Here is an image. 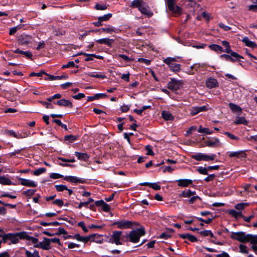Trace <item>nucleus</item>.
<instances>
[{
	"mask_svg": "<svg viewBox=\"0 0 257 257\" xmlns=\"http://www.w3.org/2000/svg\"><path fill=\"white\" fill-rule=\"evenodd\" d=\"M256 236V235L246 234L243 231L231 232L230 235V238L233 240H237L242 243L250 241L251 244H256V242L254 241Z\"/></svg>",
	"mask_w": 257,
	"mask_h": 257,
	"instance_id": "obj_2",
	"label": "nucleus"
},
{
	"mask_svg": "<svg viewBox=\"0 0 257 257\" xmlns=\"http://www.w3.org/2000/svg\"><path fill=\"white\" fill-rule=\"evenodd\" d=\"M70 67H75L76 68H78L79 66L75 65L73 61H69L68 62L67 64H65V65H63L62 66V69L67 68H70Z\"/></svg>",
	"mask_w": 257,
	"mask_h": 257,
	"instance_id": "obj_47",
	"label": "nucleus"
},
{
	"mask_svg": "<svg viewBox=\"0 0 257 257\" xmlns=\"http://www.w3.org/2000/svg\"><path fill=\"white\" fill-rule=\"evenodd\" d=\"M220 58L224 59L227 61H232V58H231V54H222L220 56Z\"/></svg>",
	"mask_w": 257,
	"mask_h": 257,
	"instance_id": "obj_62",
	"label": "nucleus"
},
{
	"mask_svg": "<svg viewBox=\"0 0 257 257\" xmlns=\"http://www.w3.org/2000/svg\"><path fill=\"white\" fill-rule=\"evenodd\" d=\"M239 252L242 253H248L247 246L243 244H239Z\"/></svg>",
	"mask_w": 257,
	"mask_h": 257,
	"instance_id": "obj_51",
	"label": "nucleus"
},
{
	"mask_svg": "<svg viewBox=\"0 0 257 257\" xmlns=\"http://www.w3.org/2000/svg\"><path fill=\"white\" fill-rule=\"evenodd\" d=\"M112 14L108 13V14L104 15L102 16L98 17V18L102 22L107 21L109 20L112 17Z\"/></svg>",
	"mask_w": 257,
	"mask_h": 257,
	"instance_id": "obj_48",
	"label": "nucleus"
},
{
	"mask_svg": "<svg viewBox=\"0 0 257 257\" xmlns=\"http://www.w3.org/2000/svg\"><path fill=\"white\" fill-rule=\"evenodd\" d=\"M18 179L21 181L20 184L23 186L30 187H36L37 186V183L32 180L22 178H18Z\"/></svg>",
	"mask_w": 257,
	"mask_h": 257,
	"instance_id": "obj_17",
	"label": "nucleus"
},
{
	"mask_svg": "<svg viewBox=\"0 0 257 257\" xmlns=\"http://www.w3.org/2000/svg\"><path fill=\"white\" fill-rule=\"evenodd\" d=\"M88 76L99 79H105L106 76L102 72H88L87 73Z\"/></svg>",
	"mask_w": 257,
	"mask_h": 257,
	"instance_id": "obj_33",
	"label": "nucleus"
},
{
	"mask_svg": "<svg viewBox=\"0 0 257 257\" xmlns=\"http://www.w3.org/2000/svg\"><path fill=\"white\" fill-rule=\"evenodd\" d=\"M228 213L229 215L232 216L236 219H238L239 217H244V216L242 214L240 211H237L234 209H230L228 211Z\"/></svg>",
	"mask_w": 257,
	"mask_h": 257,
	"instance_id": "obj_28",
	"label": "nucleus"
},
{
	"mask_svg": "<svg viewBox=\"0 0 257 257\" xmlns=\"http://www.w3.org/2000/svg\"><path fill=\"white\" fill-rule=\"evenodd\" d=\"M234 123L236 124H242L245 125H247L248 124V121L245 119V117L243 116H237Z\"/></svg>",
	"mask_w": 257,
	"mask_h": 257,
	"instance_id": "obj_35",
	"label": "nucleus"
},
{
	"mask_svg": "<svg viewBox=\"0 0 257 257\" xmlns=\"http://www.w3.org/2000/svg\"><path fill=\"white\" fill-rule=\"evenodd\" d=\"M224 134L225 135L227 136L228 137H229L231 140H238L239 139V138H238L237 137L235 136L234 135H233L228 132H225L224 133Z\"/></svg>",
	"mask_w": 257,
	"mask_h": 257,
	"instance_id": "obj_57",
	"label": "nucleus"
},
{
	"mask_svg": "<svg viewBox=\"0 0 257 257\" xmlns=\"http://www.w3.org/2000/svg\"><path fill=\"white\" fill-rule=\"evenodd\" d=\"M222 44L225 48L224 50L223 49V52H226V53H229V52H231L232 50L230 48V44L228 41H222Z\"/></svg>",
	"mask_w": 257,
	"mask_h": 257,
	"instance_id": "obj_41",
	"label": "nucleus"
},
{
	"mask_svg": "<svg viewBox=\"0 0 257 257\" xmlns=\"http://www.w3.org/2000/svg\"><path fill=\"white\" fill-rule=\"evenodd\" d=\"M95 41L98 44H105L109 47H112V44L114 42V40L112 39H109L108 38H105L96 40Z\"/></svg>",
	"mask_w": 257,
	"mask_h": 257,
	"instance_id": "obj_19",
	"label": "nucleus"
},
{
	"mask_svg": "<svg viewBox=\"0 0 257 257\" xmlns=\"http://www.w3.org/2000/svg\"><path fill=\"white\" fill-rule=\"evenodd\" d=\"M179 236L182 239L187 238L192 242H196L198 241V239L196 236L189 233L179 234Z\"/></svg>",
	"mask_w": 257,
	"mask_h": 257,
	"instance_id": "obj_23",
	"label": "nucleus"
},
{
	"mask_svg": "<svg viewBox=\"0 0 257 257\" xmlns=\"http://www.w3.org/2000/svg\"><path fill=\"white\" fill-rule=\"evenodd\" d=\"M175 61H176L175 58L170 57H167L163 60V62L168 66L171 71L177 73L181 71V65L180 64L175 63Z\"/></svg>",
	"mask_w": 257,
	"mask_h": 257,
	"instance_id": "obj_4",
	"label": "nucleus"
},
{
	"mask_svg": "<svg viewBox=\"0 0 257 257\" xmlns=\"http://www.w3.org/2000/svg\"><path fill=\"white\" fill-rule=\"evenodd\" d=\"M43 245L44 247V250H49L51 248L50 247V239L47 238V237H44L43 238Z\"/></svg>",
	"mask_w": 257,
	"mask_h": 257,
	"instance_id": "obj_40",
	"label": "nucleus"
},
{
	"mask_svg": "<svg viewBox=\"0 0 257 257\" xmlns=\"http://www.w3.org/2000/svg\"><path fill=\"white\" fill-rule=\"evenodd\" d=\"M23 234L24 235L22 236L23 237V239H26L27 240L31 241L32 242L35 244H36L39 242V240L38 238L29 235L28 232L26 231H24Z\"/></svg>",
	"mask_w": 257,
	"mask_h": 257,
	"instance_id": "obj_30",
	"label": "nucleus"
},
{
	"mask_svg": "<svg viewBox=\"0 0 257 257\" xmlns=\"http://www.w3.org/2000/svg\"><path fill=\"white\" fill-rule=\"evenodd\" d=\"M182 84V80H178L174 78H171L170 81L167 84V87L169 89L174 91L180 89Z\"/></svg>",
	"mask_w": 257,
	"mask_h": 257,
	"instance_id": "obj_8",
	"label": "nucleus"
},
{
	"mask_svg": "<svg viewBox=\"0 0 257 257\" xmlns=\"http://www.w3.org/2000/svg\"><path fill=\"white\" fill-rule=\"evenodd\" d=\"M72 97L75 99L80 100L82 98H84L85 97V95L83 93H79L77 95H72Z\"/></svg>",
	"mask_w": 257,
	"mask_h": 257,
	"instance_id": "obj_61",
	"label": "nucleus"
},
{
	"mask_svg": "<svg viewBox=\"0 0 257 257\" xmlns=\"http://www.w3.org/2000/svg\"><path fill=\"white\" fill-rule=\"evenodd\" d=\"M249 205L248 203H239L235 205V208L238 210H242L244 208Z\"/></svg>",
	"mask_w": 257,
	"mask_h": 257,
	"instance_id": "obj_45",
	"label": "nucleus"
},
{
	"mask_svg": "<svg viewBox=\"0 0 257 257\" xmlns=\"http://www.w3.org/2000/svg\"><path fill=\"white\" fill-rule=\"evenodd\" d=\"M140 226L141 227L132 230L128 233H126L122 237V240L125 242H138L140 237L144 236L146 233L145 227L141 225Z\"/></svg>",
	"mask_w": 257,
	"mask_h": 257,
	"instance_id": "obj_1",
	"label": "nucleus"
},
{
	"mask_svg": "<svg viewBox=\"0 0 257 257\" xmlns=\"http://www.w3.org/2000/svg\"><path fill=\"white\" fill-rule=\"evenodd\" d=\"M206 85L208 88L211 89L218 86V83L216 79L210 77L206 80Z\"/></svg>",
	"mask_w": 257,
	"mask_h": 257,
	"instance_id": "obj_20",
	"label": "nucleus"
},
{
	"mask_svg": "<svg viewBox=\"0 0 257 257\" xmlns=\"http://www.w3.org/2000/svg\"><path fill=\"white\" fill-rule=\"evenodd\" d=\"M178 186L182 187H187L193 185V181L188 179H180L176 180Z\"/></svg>",
	"mask_w": 257,
	"mask_h": 257,
	"instance_id": "obj_18",
	"label": "nucleus"
},
{
	"mask_svg": "<svg viewBox=\"0 0 257 257\" xmlns=\"http://www.w3.org/2000/svg\"><path fill=\"white\" fill-rule=\"evenodd\" d=\"M64 180L75 184L77 183H86L87 182V180L85 179L79 178L73 176H66L64 177Z\"/></svg>",
	"mask_w": 257,
	"mask_h": 257,
	"instance_id": "obj_12",
	"label": "nucleus"
},
{
	"mask_svg": "<svg viewBox=\"0 0 257 257\" xmlns=\"http://www.w3.org/2000/svg\"><path fill=\"white\" fill-rule=\"evenodd\" d=\"M138 61L140 63H144V64H146L147 65H150L151 64V61L150 60L147 59L143 58H139L138 60Z\"/></svg>",
	"mask_w": 257,
	"mask_h": 257,
	"instance_id": "obj_59",
	"label": "nucleus"
},
{
	"mask_svg": "<svg viewBox=\"0 0 257 257\" xmlns=\"http://www.w3.org/2000/svg\"><path fill=\"white\" fill-rule=\"evenodd\" d=\"M229 54H231V58L232 60L230 61V62L232 63H234L236 61H240L241 59H243V57L241 55L232 51L229 52Z\"/></svg>",
	"mask_w": 257,
	"mask_h": 257,
	"instance_id": "obj_29",
	"label": "nucleus"
},
{
	"mask_svg": "<svg viewBox=\"0 0 257 257\" xmlns=\"http://www.w3.org/2000/svg\"><path fill=\"white\" fill-rule=\"evenodd\" d=\"M216 157V155L212 154L208 155L202 153H197L191 156V158L197 161H213Z\"/></svg>",
	"mask_w": 257,
	"mask_h": 257,
	"instance_id": "obj_5",
	"label": "nucleus"
},
{
	"mask_svg": "<svg viewBox=\"0 0 257 257\" xmlns=\"http://www.w3.org/2000/svg\"><path fill=\"white\" fill-rule=\"evenodd\" d=\"M195 218L197 220H199L200 221L203 222H205L206 224H209L211 222H212V221H213V218H209L207 220H205V219H204L203 218H202L201 217H195Z\"/></svg>",
	"mask_w": 257,
	"mask_h": 257,
	"instance_id": "obj_53",
	"label": "nucleus"
},
{
	"mask_svg": "<svg viewBox=\"0 0 257 257\" xmlns=\"http://www.w3.org/2000/svg\"><path fill=\"white\" fill-rule=\"evenodd\" d=\"M24 231L16 233H8L9 240H11L13 244H16L19 242V239H23V236Z\"/></svg>",
	"mask_w": 257,
	"mask_h": 257,
	"instance_id": "obj_10",
	"label": "nucleus"
},
{
	"mask_svg": "<svg viewBox=\"0 0 257 257\" xmlns=\"http://www.w3.org/2000/svg\"><path fill=\"white\" fill-rule=\"evenodd\" d=\"M43 74H47V73L45 72L42 71L38 73L32 72L30 74L29 76L30 77H33V76L42 77Z\"/></svg>",
	"mask_w": 257,
	"mask_h": 257,
	"instance_id": "obj_56",
	"label": "nucleus"
},
{
	"mask_svg": "<svg viewBox=\"0 0 257 257\" xmlns=\"http://www.w3.org/2000/svg\"><path fill=\"white\" fill-rule=\"evenodd\" d=\"M0 184L3 185H16V184L13 183L10 179H9L6 176H0Z\"/></svg>",
	"mask_w": 257,
	"mask_h": 257,
	"instance_id": "obj_24",
	"label": "nucleus"
},
{
	"mask_svg": "<svg viewBox=\"0 0 257 257\" xmlns=\"http://www.w3.org/2000/svg\"><path fill=\"white\" fill-rule=\"evenodd\" d=\"M53 103L59 106H64L69 108H72L73 107L72 103L69 100L65 99H61L57 101H53Z\"/></svg>",
	"mask_w": 257,
	"mask_h": 257,
	"instance_id": "obj_16",
	"label": "nucleus"
},
{
	"mask_svg": "<svg viewBox=\"0 0 257 257\" xmlns=\"http://www.w3.org/2000/svg\"><path fill=\"white\" fill-rule=\"evenodd\" d=\"M138 10L148 18H150L153 15V13L151 11L149 6L146 2L144 3Z\"/></svg>",
	"mask_w": 257,
	"mask_h": 257,
	"instance_id": "obj_13",
	"label": "nucleus"
},
{
	"mask_svg": "<svg viewBox=\"0 0 257 257\" xmlns=\"http://www.w3.org/2000/svg\"><path fill=\"white\" fill-rule=\"evenodd\" d=\"M93 202H94V200L91 198H89L87 201L80 202L79 203L78 206L77 207V208L78 209H80L83 206H85V207H87V205L88 204H89L90 203H92Z\"/></svg>",
	"mask_w": 257,
	"mask_h": 257,
	"instance_id": "obj_38",
	"label": "nucleus"
},
{
	"mask_svg": "<svg viewBox=\"0 0 257 257\" xmlns=\"http://www.w3.org/2000/svg\"><path fill=\"white\" fill-rule=\"evenodd\" d=\"M209 47L211 50L214 51L215 52H223V48L217 44H211L209 46Z\"/></svg>",
	"mask_w": 257,
	"mask_h": 257,
	"instance_id": "obj_42",
	"label": "nucleus"
},
{
	"mask_svg": "<svg viewBox=\"0 0 257 257\" xmlns=\"http://www.w3.org/2000/svg\"><path fill=\"white\" fill-rule=\"evenodd\" d=\"M150 187L155 190H159L161 189V186L156 183H151Z\"/></svg>",
	"mask_w": 257,
	"mask_h": 257,
	"instance_id": "obj_63",
	"label": "nucleus"
},
{
	"mask_svg": "<svg viewBox=\"0 0 257 257\" xmlns=\"http://www.w3.org/2000/svg\"><path fill=\"white\" fill-rule=\"evenodd\" d=\"M31 40L32 37L31 36L23 34L19 37L18 42L19 45H27L31 43Z\"/></svg>",
	"mask_w": 257,
	"mask_h": 257,
	"instance_id": "obj_15",
	"label": "nucleus"
},
{
	"mask_svg": "<svg viewBox=\"0 0 257 257\" xmlns=\"http://www.w3.org/2000/svg\"><path fill=\"white\" fill-rule=\"evenodd\" d=\"M198 132L200 133H204L207 135H210L213 133V131H211L207 127H203L200 125L198 130Z\"/></svg>",
	"mask_w": 257,
	"mask_h": 257,
	"instance_id": "obj_37",
	"label": "nucleus"
},
{
	"mask_svg": "<svg viewBox=\"0 0 257 257\" xmlns=\"http://www.w3.org/2000/svg\"><path fill=\"white\" fill-rule=\"evenodd\" d=\"M175 0H167V5L169 10L173 13L180 14L182 13L181 9L176 5L174 2Z\"/></svg>",
	"mask_w": 257,
	"mask_h": 257,
	"instance_id": "obj_9",
	"label": "nucleus"
},
{
	"mask_svg": "<svg viewBox=\"0 0 257 257\" xmlns=\"http://www.w3.org/2000/svg\"><path fill=\"white\" fill-rule=\"evenodd\" d=\"M118 57L123 59L126 62H131L134 60V59L130 58L128 56L124 54H118Z\"/></svg>",
	"mask_w": 257,
	"mask_h": 257,
	"instance_id": "obj_54",
	"label": "nucleus"
},
{
	"mask_svg": "<svg viewBox=\"0 0 257 257\" xmlns=\"http://www.w3.org/2000/svg\"><path fill=\"white\" fill-rule=\"evenodd\" d=\"M46 171L45 168H40L33 172V174L35 176H39L41 174L45 173Z\"/></svg>",
	"mask_w": 257,
	"mask_h": 257,
	"instance_id": "obj_49",
	"label": "nucleus"
},
{
	"mask_svg": "<svg viewBox=\"0 0 257 257\" xmlns=\"http://www.w3.org/2000/svg\"><path fill=\"white\" fill-rule=\"evenodd\" d=\"M242 41L244 43L245 45L251 48H255L257 47V44L251 41H250L248 37H245L243 38Z\"/></svg>",
	"mask_w": 257,
	"mask_h": 257,
	"instance_id": "obj_31",
	"label": "nucleus"
},
{
	"mask_svg": "<svg viewBox=\"0 0 257 257\" xmlns=\"http://www.w3.org/2000/svg\"><path fill=\"white\" fill-rule=\"evenodd\" d=\"M78 138V137L77 136L70 135L64 136V140L65 141H68L70 143H73L77 140Z\"/></svg>",
	"mask_w": 257,
	"mask_h": 257,
	"instance_id": "obj_36",
	"label": "nucleus"
},
{
	"mask_svg": "<svg viewBox=\"0 0 257 257\" xmlns=\"http://www.w3.org/2000/svg\"><path fill=\"white\" fill-rule=\"evenodd\" d=\"M160 169H163V173H166V172H168L170 173H172V172L174 170V169H173L170 166H163Z\"/></svg>",
	"mask_w": 257,
	"mask_h": 257,
	"instance_id": "obj_55",
	"label": "nucleus"
},
{
	"mask_svg": "<svg viewBox=\"0 0 257 257\" xmlns=\"http://www.w3.org/2000/svg\"><path fill=\"white\" fill-rule=\"evenodd\" d=\"M161 115L163 118L166 121H172L174 119V116L168 111L163 110Z\"/></svg>",
	"mask_w": 257,
	"mask_h": 257,
	"instance_id": "obj_27",
	"label": "nucleus"
},
{
	"mask_svg": "<svg viewBox=\"0 0 257 257\" xmlns=\"http://www.w3.org/2000/svg\"><path fill=\"white\" fill-rule=\"evenodd\" d=\"M120 31L119 29L116 28L111 25H107L105 27V33L106 34H112L113 33H118Z\"/></svg>",
	"mask_w": 257,
	"mask_h": 257,
	"instance_id": "obj_32",
	"label": "nucleus"
},
{
	"mask_svg": "<svg viewBox=\"0 0 257 257\" xmlns=\"http://www.w3.org/2000/svg\"><path fill=\"white\" fill-rule=\"evenodd\" d=\"M23 25H19L16 27H14L10 29L9 30V35H14L18 30L21 29L23 27Z\"/></svg>",
	"mask_w": 257,
	"mask_h": 257,
	"instance_id": "obj_43",
	"label": "nucleus"
},
{
	"mask_svg": "<svg viewBox=\"0 0 257 257\" xmlns=\"http://www.w3.org/2000/svg\"><path fill=\"white\" fill-rule=\"evenodd\" d=\"M146 150L147 151V155L150 156H153L154 155V153L152 150V147L150 145H147L146 147Z\"/></svg>",
	"mask_w": 257,
	"mask_h": 257,
	"instance_id": "obj_58",
	"label": "nucleus"
},
{
	"mask_svg": "<svg viewBox=\"0 0 257 257\" xmlns=\"http://www.w3.org/2000/svg\"><path fill=\"white\" fill-rule=\"evenodd\" d=\"M228 156L230 158L236 157L239 158H245L246 154L244 151H239L237 152H227Z\"/></svg>",
	"mask_w": 257,
	"mask_h": 257,
	"instance_id": "obj_21",
	"label": "nucleus"
},
{
	"mask_svg": "<svg viewBox=\"0 0 257 257\" xmlns=\"http://www.w3.org/2000/svg\"><path fill=\"white\" fill-rule=\"evenodd\" d=\"M107 8L105 5H100L97 4L95 6V9L97 10H105Z\"/></svg>",
	"mask_w": 257,
	"mask_h": 257,
	"instance_id": "obj_60",
	"label": "nucleus"
},
{
	"mask_svg": "<svg viewBox=\"0 0 257 257\" xmlns=\"http://www.w3.org/2000/svg\"><path fill=\"white\" fill-rule=\"evenodd\" d=\"M36 191V190L30 189L27 190L26 191H23V194L26 196L31 197V196H33V195H34Z\"/></svg>",
	"mask_w": 257,
	"mask_h": 257,
	"instance_id": "obj_46",
	"label": "nucleus"
},
{
	"mask_svg": "<svg viewBox=\"0 0 257 257\" xmlns=\"http://www.w3.org/2000/svg\"><path fill=\"white\" fill-rule=\"evenodd\" d=\"M39 102L44 106L47 109H54L55 108L54 105L49 102L44 101L42 100L39 101Z\"/></svg>",
	"mask_w": 257,
	"mask_h": 257,
	"instance_id": "obj_44",
	"label": "nucleus"
},
{
	"mask_svg": "<svg viewBox=\"0 0 257 257\" xmlns=\"http://www.w3.org/2000/svg\"><path fill=\"white\" fill-rule=\"evenodd\" d=\"M53 204L57 205L60 207H62L64 205V202L62 200L57 199L52 202Z\"/></svg>",
	"mask_w": 257,
	"mask_h": 257,
	"instance_id": "obj_64",
	"label": "nucleus"
},
{
	"mask_svg": "<svg viewBox=\"0 0 257 257\" xmlns=\"http://www.w3.org/2000/svg\"><path fill=\"white\" fill-rule=\"evenodd\" d=\"M220 168L219 165L209 166L207 167H199L197 171L199 174L202 175H208V171L212 170H218Z\"/></svg>",
	"mask_w": 257,
	"mask_h": 257,
	"instance_id": "obj_11",
	"label": "nucleus"
},
{
	"mask_svg": "<svg viewBox=\"0 0 257 257\" xmlns=\"http://www.w3.org/2000/svg\"><path fill=\"white\" fill-rule=\"evenodd\" d=\"M55 187L56 188V190L58 192H62L64 190H66V189H68L66 185H55Z\"/></svg>",
	"mask_w": 257,
	"mask_h": 257,
	"instance_id": "obj_50",
	"label": "nucleus"
},
{
	"mask_svg": "<svg viewBox=\"0 0 257 257\" xmlns=\"http://www.w3.org/2000/svg\"><path fill=\"white\" fill-rule=\"evenodd\" d=\"M74 155H75L76 157H77V159L78 160L85 162L89 160L90 156L87 153H81L79 152H75L74 153Z\"/></svg>",
	"mask_w": 257,
	"mask_h": 257,
	"instance_id": "obj_22",
	"label": "nucleus"
},
{
	"mask_svg": "<svg viewBox=\"0 0 257 257\" xmlns=\"http://www.w3.org/2000/svg\"><path fill=\"white\" fill-rule=\"evenodd\" d=\"M64 177L65 176H64L63 175H61L58 173H52L50 174V177L53 179H59V178H63L64 179Z\"/></svg>",
	"mask_w": 257,
	"mask_h": 257,
	"instance_id": "obj_52",
	"label": "nucleus"
},
{
	"mask_svg": "<svg viewBox=\"0 0 257 257\" xmlns=\"http://www.w3.org/2000/svg\"><path fill=\"white\" fill-rule=\"evenodd\" d=\"M191 190H185L179 194V197L190 198L191 197Z\"/></svg>",
	"mask_w": 257,
	"mask_h": 257,
	"instance_id": "obj_39",
	"label": "nucleus"
},
{
	"mask_svg": "<svg viewBox=\"0 0 257 257\" xmlns=\"http://www.w3.org/2000/svg\"><path fill=\"white\" fill-rule=\"evenodd\" d=\"M117 226V228L120 229H132L134 225L141 226L140 223L136 221H132L125 219L113 221L109 226Z\"/></svg>",
	"mask_w": 257,
	"mask_h": 257,
	"instance_id": "obj_3",
	"label": "nucleus"
},
{
	"mask_svg": "<svg viewBox=\"0 0 257 257\" xmlns=\"http://www.w3.org/2000/svg\"><path fill=\"white\" fill-rule=\"evenodd\" d=\"M228 106L232 112L238 113V115L241 113L242 109L239 106L231 102L228 104Z\"/></svg>",
	"mask_w": 257,
	"mask_h": 257,
	"instance_id": "obj_26",
	"label": "nucleus"
},
{
	"mask_svg": "<svg viewBox=\"0 0 257 257\" xmlns=\"http://www.w3.org/2000/svg\"><path fill=\"white\" fill-rule=\"evenodd\" d=\"M121 234V231H113L112 235L108 236V238H109L108 242L111 243H115L116 245H121L122 244V242L120 241Z\"/></svg>",
	"mask_w": 257,
	"mask_h": 257,
	"instance_id": "obj_7",
	"label": "nucleus"
},
{
	"mask_svg": "<svg viewBox=\"0 0 257 257\" xmlns=\"http://www.w3.org/2000/svg\"><path fill=\"white\" fill-rule=\"evenodd\" d=\"M100 235L97 234V233H93L91 234H90L86 236H82V241L84 242L85 243L89 241H92V242H95L96 243H102V241H99L98 240H96L94 237L95 236L99 237Z\"/></svg>",
	"mask_w": 257,
	"mask_h": 257,
	"instance_id": "obj_14",
	"label": "nucleus"
},
{
	"mask_svg": "<svg viewBox=\"0 0 257 257\" xmlns=\"http://www.w3.org/2000/svg\"><path fill=\"white\" fill-rule=\"evenodd\" d=\"M144 3L143 0H134L130 7L132 8H138L139 10Z\"/></svg>",
	"mask_w": 257,
	"mask_h": 257,
	"instance_id": "obj_34",
	"label": "nucleus"
},
{
	"mask_svg": "<svg viewBox=\"0 0 257 257\" xmlns=\"http://www.w3.org/2000/svg\"><path fill=\"white\" fill-rule=\"evenodd\" d=\"M206 140L205 139V138H203L202 139V140H204V144L205 146L210 148H217L220 147L221 143L218 138L216 137H207Z\"/></svg>",
	"mask_w": 257,
	"mask_h": 257,
	"instance_id": "obj_6",
	"label": "nucleus"
},
{
	"mask_svg": "<svg viewBox=\"0 0 257 257\" xmlns=\"http://www.w3.org/2000/svg\"><path fill=\"white\" fill-rule=\"evenodd\" d=\"M208 110V107L206 105L201 106H195L193 108L191 113L193 115H195L202 111H206Z\"/></svg>",
	"mask_w": 257,
	"mask_h": 257,
	"instance_id": "obj_25",
	"label": "nucleus"
}]
</instances>
